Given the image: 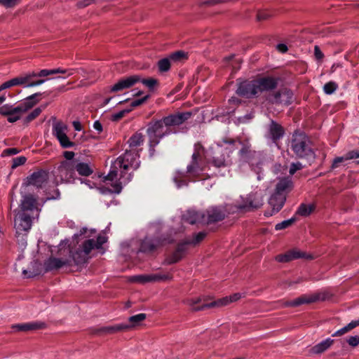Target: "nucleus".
<instances>
[{
	"label": "nucleus",
	"mask_w": 359,
	"mask_h": 359,
	"mask_svg": "<svg viewBox=\"0 0 359 359\" xmlns=\"http://www.w3.org/2000/svg\"><path fill=\"white\" fill-rule=\"evenodd\" d=\"M314 55L318 60H320L323 58L324 55L318 46H316L314 48Z\"/></svg>",
	"instance_id": "obj_60"
},
{
	"label": "nucleus",
	"mask_w": 359,
	"mask_h": 359,
	"mask_svg": "<svg viewBox=\"0 0 359 359\" xmlns=\"http://www.w3.org/2000/svg\"><path fill=\"white\" fill-rule=\"evenodd\" d=\"M26 158L25 156H18L13 158L12 160V168L15 169L17 167L23 165L26 162Z\"/></svg>",
	"instance_id": "obj_44"
},
{
	"label": "nucleus",
	"mask_w": 359,
	"mask_h": 359,
	"mask_svg": "<svg viewBox=\"0 0 359 359\" xmlns=\"http://www.w3.org/2000/svg\"><path fill=\"white\" fill-rule=\"evenodd\" d=\"M75 170H76L79 175L83 176H88L93 172V170L90 165L85 163H75Z\"/></svg>",
	"instance_id": "obj_35"
},
{
	"label": "nucleus",
	"mask_w": 359,
	"mask_h": 359,
	"mask_svg": "<svg viewBox=\"0 0 359 359\" xmlns=\"http://www.w3.org/2000/svg\"><path fill=\"white\" fill-rule=\"evenodd\" d=\"M192 245L190 240H187L184 242L178 245L176 250L173 254L168 259V264H173L180 261L184 256L185 252L187 250V246Z\"/></svg>",
	"instance_id": "obj_26"
},
{
	"label": "nucleus",
	"mask_w": 359,
	"mask_h": 359,
	"mask_svg": "<svg viewBox=\"0 0 359 359\" xmlns=\"http://www.w3.org/2000/svg\"><path fill=\"white\" fill-rule=\"evenodd\" d=\"M347 325L351 331V330H353V328H355L359 325V319L351 321Z\"/></svg>",
	"instance_id": "obj_64"
},
{
	"label": "nucleus",
	"mask_w": 359,
	"mask_h": 359,
	"mask_svg": "<svg viewBox=\"0 0 359 359\" xmlns=\"http://www.w3.org/2000/svg\"><path fill=\"white\" fill-rule=\"evenodd\" d=\"M55 184L59 183H71L75 180V163L62 161L53 170Z\"/></svg>",
	"instance_id": "obj_8"
},
{
	"label": "nucleus",
	"mask_w": 359,
	"mask_h": 359,
	"mask_svg": "<svg viewBox=\"0 0 359 359\" xmlns=\"http://www.w3.org/2000/svg\"><path fill=\"white\" fill-rule=\"evenodd\" d=\"M302 165L300 163H292L290 168V174L293 175L296 171L302 169Z\"/></svg>",
	"instance_id": "obj_54"
},
{
	"label": "nucleus",
	"mask_w": 359,
	"mask_h": 359,
	"mask_svg": "<svg viewBox=\"0 0 359 359\" xmlns=\"http://www.w3.org/2000/svg\"><path fill=\"white\" fill-rule=\"evenodd\" d=\"M233 208V204L227 203L223 206H212L206 210V214L203 215L204 223H212L223 219L226 213H232L230 209Z\"/></svg>",
	"instance_id": "obj_10"
},
{
	"label": "nucleus",
	"mask_w": 359,
	"mask_h": 359,
	"mask_svg": "<svg viewBox=\"0 0 359 359\" xmlns=\"http://www.w3.org/2000/svg\"><path fill=\"white\" fill-rule=\"evenodd\" d=\"M346 158L349 160L359 158V150H353L346 153Z\"/></svg>",
	"instance_id": "obj_59"
},
{
	"label": "nucleus",
	"mask_w": 359,
	"mask_h": 359,
	"mask_svg": "<svg viewBox=\"0 0 359 359\" xmlns=\"http://www.w3.org/2000/svg\"><path fill=\"white\" fill-rule=\"evenodd\" d=\"M347 342L353 347L358 346L359 344V336L355 335L350 337L347 339Z\"/></svg>",
	"instance_id": "obj_51"
},
{
	"label": "nucleus",
	"mask_w": 359,
	"mask_h": 359,
	"mask_svg": "<svg viewBox=\"0 0 359 359\" xmlns=\"http://www.w3.org/2000/svg\"><path fill=\"white\" fill-rule=\"evenodd\" d=\"M229 164V161L224 156L221 157L214 156L212 161V165L216 168L226 167Z\"/></svg>",
	"instance_id": "obj_38"
},
{
	"label": "nucleus",
	"mask_w": 359,
	"mask_h": 359,
	"mask_svg": "<svg viewBox=\"0 0 359 359\" xmlns=\"http://www.w3.org/2000/svg\"><path fill=\"white\" fill-rule=\"evenodd\" d=\"M206 233L205 232H199L195 235L194 238L190 240V242L192 245H196L199 242H201L205 237Z\"/></svg>",
	"instance_id": "obj_47"
},
{
	"label": "nucleus",
	"mask_w": 359,
	"mask_h": 359,
	"mask_svg": "<svg viewBox=\"0 0 359 359\" xmlns=\"http://www.w3.org/2000/svg\"><path fill=\"white\" fill-rule=\"evenodd\" d=\"M237 94L245 97H251L258 94V90L255 80L251 81H244L240 83Z\"/></svg>",
	"instance_id": "obj_19"
},
{
	"label": "nucleus",
	"mask_w": 359,
	"mask_h": 359,
	"mask_svg": "<svg viewBox=\"0 0 359 359\" xmlns=\"http://www.w3.org/2000/svg\"><path fill=\"white\" fill-rule=\"evenodd\" d=\"M54 74H67V77L72 75L74 74V69H62V68H56L53 69Z\"/></svg>",
	"instance_id": "obj_50"
},
{
	"label": "nucleus",
	"mask_w": 359,
	"mask_h": 359,
	"mask_svg": "<svg viewBox=\"0 0 359 359\" xmlns=\"http://www.w3.org/2000/svg\"><path fill=\"white\" fill-rule=\"evenodd\" d=\"M349 331H350V330H349L348 325H346L344 327L341 328L340 330H337L334 334H332V337L341 336Z\"/></svg>",
	"instance_id": "obj_56"
},
{
	"label": "nucleus",
	"mask_w": 359,
	"mask_h": 359,
	"mask_svg": "<svg viewBox=\"0 0 359 359\" xmlns=\"http://www.w3.org/2000/svg\"><path fill=\"white\" fill-rule=\"evenodd\" d=\"M95 232V229L88 230L84 227L74 235L73 240H76V244L71 247L70 256L76 264L85 263L93 249H99L107 242V238L103 235H99L96 241L90 238V235Z\"/></svg>",
	"instance_id": "obj_2"
},
{
	"label": "nucleus",
	"mask_w": 359,
	"mask_h": 359,
	"mask_svg": "<svg viewBox=\"0 0 359 359\" xmlns=\"http://www.w3.org/2000/svg\"><path fill=\"white\" fill-rule=\"evenodd\" d=\"M31 226L32 219L30 215L25 212H19L15 219V227L17 231H28Z\"/></svg>",
	"instance_id": "obj_20"
},
{
	"label": "nucleus",
	"mask_w": 359,
	"mask_h": 359,
	"mask_svg": "<svg viewBox=\"0 0 359 359\" xmlns=\"http://www.w3.org/2000/svg\"><path fill=\"white\" fill-rule=\"evenodd\" d=\"M148 97H149V95H146L142 98L137 99V100L132 101L130 102L131 107L133 108V107H136L137 106L141 105L147 100Z\"/></svg>",
	"instance_id": "obj_52"
},
{
	"label": "nucleus",
	"mask_w": 359,
	"mask_h": 359,
	"mask_svg": "<svg viewBox=\"0 0 359 359\" xmlns=\"http://www.w3.org/2000/svg\"><path fill=\"white\" fill-rule=\"evenodd\" d=\"M286 196L285 195H282L281 194H278L275 191L269 200V204L271 207L272 210L271 212H266L264 215L269 217L273 214L278 212L283 208Z\"/></svg>",
	"instance_id": "obj_18"
},
{
	"label": "nucleus",
	"mask_w": 359,
	"mask_h": 359,
	"mask_svg": "<svg viewBox=\"0 0 359 359\" xmlns=\"http://www.w3.org/2000/svg\"><path fill=\"white\" fill-rule=\"evenodd\" d=\"M309 143V138L304 133L296 132L292 135L291 148L297 156L313 159L315 155Z\"/></svg>",
	"instance_id": "obj_7"
},
{
	"label": "nucleus",
	"mask_w": 359,
	"mask_h": 359,
	"mask_svg": "<svg viewBox=\"0 0 359 359\" xmlns=\"http://www.w3.org/2000/svg\"><path fill=\"white\" fill-rule=\"evenodd\" d=\"M54 74L53 69H42L39 72H35L36 79L46 77Z\"/></svg>",
	"instance_id": "obj_46"
},
{
	"label": "nucleus",
	"mask_w": 359,
	"mask_h": 359,
	"mask_svg": "<svg viewBox=\"0 0 359 359\" xmlns=\"http://www.w3.org/2000/svg\"><path fill=\"white\" fill-rule=\"evenodd\" d=\"M313 210V206L311 204L302 203L298 208L296 215L302 217H307L311 214Z\"/></svg>",
	"instance_id": "obj_36"
},
{
	"label": "nucleus",
	"mask_w": 359,
	"mask_h": 359,
	"mask_svg": "<svg viewBox=\"0 0 359 359\" xmlns=\"http://www.w3.org/2000/svg\"><path fill=\"white\" fill-rule=\"evenodd\" d=\"M333 342V339L331 338H327L326 339L322 341L321 342L312 347L311 352L316 354L321 353L328 349L332 346Z\"/></svg>",
	"instance_id": "obj_33"
},
{
	"label": "nucleus",
	"mask_w": 359,
	"mask_h": 359,
	"mask_svg": "<svg viewBox=\"0 0 359 359\" xmlns=\"http://www.w3.org/2000/svg\"><path fill=\"white\" fill-rule=\"evenodd\" d=\"M48 181V172L46 170H41L33 172L27 179V184L32 185L37 188L44 187Z\"/></svg>",
	"instance_id": "obj_16"
},
{
	"label": "nucleus",
	"mask_w": 359,
	"mask_h": 359,
	"mask_svg": "<svg viewBox=\"0 0 359 359\" xmlns=\"http://www.w3.org/2000/svg\"><path fill=\"white\" fill-rule=\"evenodd\" d=\"M349 160L348 158H346V154L344 155L343 156L337 157L332 163V168H336L338 167L339 164L341 163H343L345 161Z\"/></svg>",
	"instance_id": "obj_49"
},
{
	"label": "nucleus",
	"mask_w": 359,
	"mask_h": 359,
	"mask_svg": "<svg viewBox=\"0 0 359 359\" xmlns=\"http://www.w3.org/2000/svg\"><path fill=\"white\" fill-rule=\"evenodd\" d=\"M185 54L182 51H177L172 54L169 58H163L158 61V66L161 72H167L170 67V60H177L182 57H184Z\"/></svg>",
	"instance_id": "obj_27"
},
{
	"label": "nucleus",
	"mask_w": 359,
	"mask_h": 359,
	"mask_svg": "<svg viewBox=\"0 0 359 359\" xmlns=\"http://www.w3.org/2000/svg\"><path fill=\"white\" fill-rule=\"evenodd\" d=\"M284 135V130L282 126L273 121H271L268 127V132L266 137L271 139L274 143L281 138Z\"/></svg>",
	"instance_id": "obj_24"
},
{
	"label": "nucleus",
	"mask_w": 359,
	"mask_h": 359,
	"mask_svg": "<svg viewBox=\"0 0 359 359\" xmlns=\"http://www.w3.org/2000/svg\"><path fill=\"white\" fill-rule=\"evenodd\" d=\"M130 326L128 325H118L116 326H109L104 328V330L107 332H115L124 329H128Z\"/></svg>",
	"instance_id": "obj_43"
},
{
	"label": "nucleus",
	"mask_w": 359,
	"mask_h": 359,
	"mask_svg": "<svg viewBox=\"0 0 359 359\" xmlns=\"http://www.w3.org/2000/svg\"><path fill=\"white\" fill-rule=\"evenodd\" d=\"M304 254L297 250H292L285 254L279 255L276 257V260L278 262H288L291 260L304 257Z\"/></svg>",
	"instance_id": "obj_30"
},
{
	"label": "nucleus",
	"mask_w": 359,
	"mask_h": 359,
	"mask_svg": "<svg viewBox=\"0 0 359 359\" xmlns=\"http://www.w3.org/2000/svg\"><path fill=\"white\" fill-rule=\"evenodd\" d=\"M237 144L241 147L239 151L240 158L243 161H249L250 165L253 166L255 162L252 158H259L260 154L251 150V145L247 138L239 137L237 140H235L226 137L217 143L218 152L222 151L223 149L231 152L237 147Z\"/></svg>",
	"instance_id": "obj_4"
},
{
	"label": "nucleus",
	"mask_w": 359,
	"mask_h": 359,
	"mask_svg": "<svg viewBox=\"0 0 359 359\" xmlns=\"http://www.w3.org/2000/svg\"><path fill=\"white\" fill-rule=\"evenodd\" d=\"M146 318L145 313H139L135 316H133L129 318V322L131 323L132 326H136L139 325V323L143 321Z\"/></svg>",
	"instance_id": "obj_40"
},
{
	"label": "nucleus",
	"mask_w": 359,
	"mask_h": 359,
	"mask_svg": "<svg viewBox=\"0 0 359 359\" xmlns=\"http://www.w3.org/2000/svg\"><path fill=\"white\" fill-rule=\"evenodd\" d=\"M53 133L63 148H69L74 146V143L69 140L67 135V126L65 123L62 122L55 123L53 126Z\"/></svg>",
	"instance_id": "obj_11"
},
{
	"label": "nucleus",
	"mask_w": 359,
	"mask_h": 359,
	"mask_svg": "<svg viewBox=\"0 0 359 359\" xmlns=\"http://www.w3.org/2000/svg\"><path fill=\"white\" fill-rule=\"evenodd\" d=\"M15 86H16L15 80V78H13L9 81L4 82V83H2L0 86V92L3 90H5L6 88H11V87Z\"/></svg>",
	"instance_id": "obj_48"
},
{
	"label": "nucleus",
	"mask_w": 359,
	"mask_h": 359,
	"mask_svg": "<svg viewBox=\"0 0 359 359\" xmlns=\"http://www.w3.org/2000/svg\"><path fill=\"white\" fill-rule=\"evenodd\" d=\"M201 302L200 297L191 298L187 301V304L191 307L194 311H200L205 309H210L213 307L223 306L228 302L227 298H222L217 301L212 302L208 304H203L201 306H197Z\"/></svg>",
	"instance_id": "obj_14"
},
{
	"label": "nucleus",
	"mask_w": 359,
	"mask_h": 359,
	"mask_svg": "<svg viewBox=\"0 0 359 359\" xmlns=\"http://www.w3.org/2000/svg\"><path fill=\"white\" fill-rule=\"evenodd\" d=\"M203 147L200 144H195L194 152L191 160L187 166L185 172L177 171L173 177V181L177 188L187 186L189 182H195L197 179L202 178L204 166L202 163Z\"/></svg>",
	"instance_id": "obj_3"
},
{
	"label": "nucleus",
	"mask_w": 359,
	"mask_h": 359,
	"mask_svg": "<svg viewBox=\"0 0 359 359\" xmlns=\"http://www.w3.org/2000/svg\"><path fill=\"white\" fill-rule=\"evenodd\" d=\"M203 215L194 210H190L182 215V219L191 224L203 222Z\"/></svg>",
	"instance_id": "obj_31"
},
{
	"label": "nucleus",
	"mask_w": 359,
	"mask_h": 359,
	"mask_svg": "<svg viewBox=\"0 0 359 359\" xmlns=\"http://www.w3.org/2000/svg\"><path fill=\"white\" fill-rule=\"evenodd\" d=\"M276 48H277V50H278L279 52H280V53H284L287 52V46H286L285 44H284V43H279V44H278V45L276 46Z\"/></svg>",
	"instance_id": "obj_63"
},
{
	"label": "nucleus",
	"mask_w": 359,
	"mask_h": 359,
	"mask_svg": "<svg viewBox=\"0 0 359 359\" xmlns=\"http://www.w3.org/2000/svg\"><path fill=\"white\" fill-rule=\"evenodd\" d=\"M64 156L66 158L65 161H73L72 158L74 156V153L73 151H67L64 152Z\"/></svg>",
	"instance_id": "obj_62"
},
{
	"label": "nucleus",
	"mask_w": 359,
	"mask_h": 359,
	"mask_svg": "<svg viewBox=\"0 0 359 359\" xmlns=\"http://www.w3.org/2000/svg\"><path fill=\"white\" fill-rule=\"evenodd\" d=\"M72 260L69 259L50 257L45 262L44 267L46 271H52L60 269L64 266H69Z\"/></svg>",
	"instance_id": "obj_23"
},
{
	"label": "nucleus",
	"mask_w": 359,
	"mask_h": 359,
	"mask_svg": "<svg viewBox=\"0 0 359 359\" xmlns=\"http://www.w3.org/2000/svg\"><path fill=\"white\" fill-rule=\"evenodd\" d=\"M18 0H0V4L4 6L9 8L13 6Z\"/></svg>",
	"instance_id": "obj_61"
},
{
	"label": "nucleus",
	"mask_w": 359,
	"mask_h": 359,
	"mask_svg": "<svg viewBox=\"0 0 359 359\" xmlns=\"http://www.w3.org/2000/svg\"><path fill=\"white\" fill-rule=\"evenodd\" d=\"M292 180L289 177H285L279 180L276 184L275 191L286 196V194L292 190Z\"/></svg>",
	"instance_id": "obj_29"
},
{
	"label": "nucleus",
	"mask_w": 359,
	"mask_h": 359,
	"mask_svg": "<svg viewBox=\"0 0 359 359\" xmlns=\"http://www.w3.org/2000/svg\"><path fill=\"white\" fill-rule=\"evenodd\" d=\"M325 298L324 293L306 294L292 301L287 302L286 305L288 306H297L304 304H311L318 301H323Z\"/></svg>",
	"instance_id": "obj_13"
},
{
	"label": "nucleus",
	"mask_w": 359,
	"mask_h": 359,
	"mask_svg": "<svg viewBox=\"0 0 359 359\" xmlns=\"http://www.w3.org/2000/svg\"><path fill=\"white\" fill-rule=\"evenodd\" d=\"M153 276H156L155 281L172 279V276L170 274H153Z\"/></svg>",
	"instance_id": "obj_57"
},
{
	"label": "nucleus",
	"mask_w": 359,
	"mask_h": 359,
	"mask_svg": "<svg viewBox=\"0 0 359 359\" xmlns=\"http://www.w3.org/2000/svg\"><path fill=\"white\" fill-rule=\"evenodd\" d=\"M147 132L150 147H156L165 136L176 133L173 129L167 127L163 119L150 123Z\"/></svg>",
	"instance_id": "obj_9"
},
{
	"label": "nucleus",
	"mask_w": 359,
	"mask_h": 359,
	"mask_svg": "<svg viewBox=\"0 0 359 359\" xmlns=\"http://www.w3.org/2000/svg\"><path fill=\"white\" fill-rule=\"evenodd\" d=\"M338 88L337 83L334 81H330L325 83L323 86V91L327 95H331L334 93Z\"/></svg>",
	"instance_id": "obj_39"
},
{
	"label": "nucleus",
	"mask_w": 359,
	"mask_h": 359,
	"mask_svg": "<svg viewBox=\"0 0 359 359\" xmlns=\"http://www.w3.org/2000/svg\"><path fill=\"white\" fill-rule=\"evenodd\" d=\"M131 110H132V108H130V109H127L125 110H122L116 114H114L113 115V119L115 121L118 120V119L121 118L122 117H123L126 114L129 113Z\"/></svg>",
	"instance_id": "obj_53"
},
{
	"label": "nucleus",
	"mask_w": 359,
	"mask_h": 359,
	"mask_svg": "<svg viewBox=\"0 0 359 359\" xmlns=\"http://www.w3.org/2000/svg\"><path fill=\"white\" fill-rule=\"evenodd\" d=\"M264 204L263 194L261 191L249 194L245 198L241 196L240 201L233 204L230 212H248L260 208Z\"/></svg>",
	"instance_id": "obj_6"
},
{
	"label": "nucleus",
	"mask_w": 359,
	"mask_h": 359,
	"mask_svg": "<svg viewBox=\"0 0 359 359\" xmlns=\"http://www.w3.org/2000/svg\"><path fill=\"white\" fill-rule=\"evenodd\" d=\"M44 326L45 323L36 321L13 325L12 328L15 329L18 331L27 332L41 329L44 327Z\"/></svg>",
	"instance_id": "obj_28"
},
{
	"label": "nucleus",
	"mask_w": 359,
	"mask_h": 359,
	"mask_svg": "<svg viewBox=\"0 0 359 359\" xmlns=\"http://www.w3.org/2000/svg\"><path fill=\"white\" fill-rule=\"evenodd\" d=\"M137 154L132 151H126L112 163L105 180L111 182L112 193H121L123 186L130 182L132 179L130 170H136L140 166Z\"/></svg>",
	"instance_id": "obj_1"
},
{
	"label": "nucleus",
	"mask_w": 359,
	"mask_h": 359,
	"mask_svg": "<svg viewBox=\"0 0 359 359\" xmlns=\"http://www.w3.org/2000/svg\"><path fill=\"white\" fill-rule=\"evenodd\" d=\"M294 221H295L294 217L283 221V222L276 224L275 229H276V230H282V229H286V228L289 227L290 226H291Z\"/></svg>",
	"instance_id": "obj_41"
},
{
	"label": "nucleus",
	"mask_w": 359,
	"mask_h": 359,
	"mask_svg": "<svg viewBox=\"0 0 359 359\" xmlns=\"http://www.w3.org/2000/svg\"><path fill=\"white\" fill-rule=\"evenodd\" d=\"M191 115V114L190 112H182L169 115L162 119L167 127L171 128L172 126L182 124L185 121L190 118Z\"/></svg>",
	"instance_id": "obj_21"
},
{
	"label": "nucleus",
	"mask_w": 359,
	"mask_h": 359,
	"mask_svg": "<svg viewBox=\"0 0 359 359\" xmlns=\"http://www.w3.org/2000/svg\"><path fill=\"white\" fill-rule=\"evenodd\" d=\"M293 93L290 90L283 88L269 97L271 103L288 105L292 103Z\"/></svg>",
	"instance_id": "obj_15"
},
{
	"label": "nucleus",
	"mask_w": 359,
	"mask_h": 359,
	"mask_svg": "<svg viewBox=\"0 0 359 359\" xmlns=\"http://www.w3.org/2000/svg\"><path fill=\"white\" fill-rule=\"evenodd\" d=\"M144 142L143 135L141 133H136L128 141L130 148L136 147L142 144Z\"/></svg>",
	"instance_id": "obj_37"
},
{
	"label": "nucleus",
	"mask_w": 359,
	"mask_h": 359,
	"mask_svg": "<svg viewBox=\"0 0 359 359\" xmlns=\"http://www.w3.org/2000/svg\"><path fill=\"white\" fill-rule=\"evenodd\" d=\"M40 95L34 93L16 105L4 104L0 107V114L7 116L8 122L15 123L38 102L34 99Z\"/></svg>",
	"instance_id": "obj_5"
},
{
	"label": "nucleus",
	"mask_w": 359,
	"mask_h": 359,
	"mask_svg": "<svg viewBox=\"0 0 359 359\" xmlns=\"http://www.w3.org/2000/svg\"><path fill=\"white\" fill-rule=\"evenodd\" d=\"M172 240L166 241L163 239V241L160 240H153L148 238H146L141 243L140 250L144 252H151L154 250L156 249L158 246L164 245L167 243H170Z\"/></svg>",
	"instance_id": "obj_25"
},
{
	"label": "nucleus",
	"mask_w": 359,
	"mask_h": 359,
	"mask_svg": "<svg viewBox=\"0 0 359 359\" xmlns=\"http://www.w3.org/2000/svg\"><path fill=\"white\" fill-rule=\"evenodd\" d=\"M42 111L40 107L34 109L31 113H29L25 118V122L28 123L36 118Z\"/></svg>",
	"instance_id": "obj_42"
},
{
	"label": "nucleus",
	"mask_w": 359,
	"mask_h": 359,
	"mask_svg": "<svg viewBox=\"0 0 359 359\" xmlns=\"http://www.w3.org/2000/svg\"><path fill=\"white\" fill-rule=\"evenodd\" d=\"M21 211H33L34 209L38 211L36 199L32 196H25L21 201Z\"/></svg>",
	"instance_id": "obj_32"
},
{
	"label": "nucleus",
	"mask_w": 359,
	"mask_h": 359,
	"mask_svg": "<svg viewBox=\"0 0 359 359\" xmlns=\"http://www.w3.org/2000/svg\"><path fill=\"white\" fill-rule=\"evenodd\" d=\"M241 297V294L240 293H235L233 295H231L229 297H226L225 298L228 299V302H226V304L224 306L227 305L230 302H233L238 300Z\"/></svg>",
	"instance_id": "obj_58"
},
{
	"label": "nucleus",
	"mask_w": 359,
	"mask_h": 359,
	"mask_svg": "<svg viewBox=\"0 0 359 359\" xmlns=\"http://www.w3.org/2000/svg\"><path fill=\"white\" fill-rule=\"evenodd\" d=\"M140 82L142 83V84H144L145 86L148 87L149 89H152L154 87V86L156 84L157 81L154 79H142L140 77Z\"/></svg>",
	"instance_id": "obj_45"
},
{
	"label": "nucleus",
	"mask_w": 359,
	"mask_h": 359,
	"mask_svg": "<svg viewBox=\"0 0 359 359\" xmlns=\"http://www.w3.org/2000/svg\"><path fill=\"white\" fill-rule=\"evenodd\" d=\"M258 93L263 91H269L276 88L278 86V79L271 76H266L255 80Z\"/></svg>",
	"instance_id": "obj_22"
},
{
	"label": "nucleus",
	"mask_w": 359,
	"mask_h": 359,
	"mask_svg": "<svg viewBox=\"0 0 359 359\" xmlns=\"http://www.w3.org/2000/svg\"><path fill=\"white\" fill-rule=\"evenodd\" d=\"M140 81L139 75H133L120 79L111 88V92L121 91L128 89Z\"/></svg>",
	"instance_id": "obj_17"
},
{
	"label": "nucleus",
	"mask_w": 359,
	"mask_h": 359,
	"mask_svg": "<svg viewBox=\"0 0 359 359\" xmlns=\"http://www.w3.org/2000/svg\"><path fill=\"white\" fill-rule=\"evenodd\" d=\"M155 278L156 276H154L153 274H143L133 276L130 277V280L144 284L149 282H154Z\"/></svg>",
	"instance_id": "obj_34"
},
{
	"label": "nucleus",
	"mask_w": 359,
	"mask_h": 359,
	"mask_svg": "<svg viewBox=\"0 0 359 359\" xmlns=\"http://www.w3.org/2000/svg\"><path fill=\"white\" fill-rule=\"evenodd\" d=\"M16 86L30 88L43 84L46 79H36L35 72H30L15 77Z\"/></svg>",
	"instance_id": "obj_12"
},
{
	"label": "nucleus",
	"mask_w": 359,
	"mask_h": 359,
	"mask_svg": "<svg viewBox=\"0 0 359 359\" xmlns=\"http://www.w3.org/2000/svg\"><path fill=\"white\" fill-rule=\"evenodd\" d=\"M18 153V150L16 148H9V149H5L3 151L2 156H12V155L17 154Z\"/></svg>",
	"instance_id": "obj_55"
}]
</instances>
